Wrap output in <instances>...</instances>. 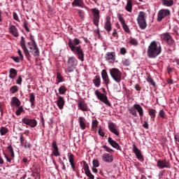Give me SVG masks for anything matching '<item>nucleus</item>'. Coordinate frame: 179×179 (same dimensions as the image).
<instances>
[{"label": "nucleus", "mask_w": 179, "mask_h": 179, "mask_svg": "<svg viewBox=\"0 0 179 179\" xmlns=\"http://www.w3.org/2000/svg\"><path fill=\"white\" fill-rule=\"evenodd\" d=\"M80 40L78 38L74 39H69L68 42V45L73 52L74 55H76L78 59L83 62L85 61V52L80 45Z\"/></svg>", "instance_id": "obj_1"}, {"label": "nucleus", "mask_w": 179, "mask_h": 179, "mask_svg": "<svg viewBox=\"0 0 179 179\" xmlns=\"http://www.w3.org/2000/svg\"><path fill=\"white\" fill-rule=\"evenodd\" d=\"M159 54H162V44L159 41H152L147 49L148 58H157Z\"/></svg>", "instance_id": "obj_2"}, {"label": "nucleus", "mask_w": 179, "mask_h": 179, "mask_svg": "<svg viewBox=\"0 0 179 179\" xmlns=\"http://www.w3.org/2000/svg\"><path fill=\"white\" fill-rule=\"evenodd\" d=\"M78 59L73 56H69L67 57V63H66V69L65 72L68 73H72L75 69H76V66H78Z\"/></svg>", "instance_id": "obj_3"}, {"label": "nucleus", "mask_w": 179, "mask_h": 179, "mask_svg": "<svg viewBox=\"0 0 179 179\" xmlns=\"http://www.w3.org/2000/svg\"><path fill=\"white\" fill-rule=\"evenodd\" d=\"M147 17L148 15L146 14V13L143 11L138 12L136 20L138 24V27H140L141 30H145V29L148 27V23L146 22Z\"/></svg>", "instance_id": "obj_4"}, {"label": "nucleus", "mask_w": 179, "mask_h": 179, "mask_svg": "<svg viewBox=\"0 0 179 179\" xmlns=\"http://www.w3.org/2000/svg\"><path fill=\"white\" fill-rule=\"evenodd\" d=\"M129 114L134 117H138V113L140 118L143 117V108L138 103L134 104L131 108H128ZM138 113H137V112Z\"/></svg>", "instance_id": "obj_5"}, {"label": "nucleus", "mask_w": 179, "mask_h": 179, "mask_svg": "<svg viewBox=\"0 0 179 179\" xmlns=\"http://www.w3.org/2000/svg\"><path fill=\"white\" fill-rule=\"evenodd\" d=\"M110 75L111 78L116 82V83H121L122 80V73L118 69L115 68L110 69Z\"/></svg>", "instance_id": "obj_6"}, {"label": "nucleus", "mask_w": 179, "mask_h": 179, "mask_svg": "<svg viewBox=\"0 0 179 179\" xmlns=\"http://www.w3.org/2000/svg\"><path fill=\"white\" fill-rule=\"evenodd\" d=\"M91 12L92 13V22L93 24L96 27H99L100 23V10L96 8H92Z\"/></svg>", "instance_id": "obj_7"}, {"label": "nucleus", "mask_w": 179, "mask_h": 179, "mask_svg": "<svg viewBox=\"0 0 179 179\" xmlns=\"http://www.w3.org/2000/svg\"><path fill=\"white\" fill-rule=\"evenodd\" d=\"M161 38L165 41L171 47L176 46V41L173 39V37L169 33L162 34L161 36Z\"/></svg>", "instance_id": "obj_8"}, {"label": "nucleus", "mask_w": 179, "mask_h": 179, "mask_svg": "<svg viewBox=\"0 0 179 179\" xmlns=\"http://www.w3.org/2000/svg\"><path fill=\"white\" fill-rule=\"evenodd\" d=\"M27 45L30 50L29 52L32 54L33 57H40V49L37 43L31 44V42H28Z\"/></svg>", "instance_id": "obj_9"}, {"label": "nucleus", "mask_w": 179, "mask_h": 179, "mask_svg": "<svg viewBox=\"0 0 179 179\" xmlns=\"http://www.w3.org/2000/svg\"><path fill=\"white\" fill-rule=\"evenodd\" d=\"M22 122L26 126V128H36L37 127V120L36 119H30L27 117H24L22 119Z\"/></svg>", "instance_id": "obj_10"}, {"label": "nucleus", "mask_w": 179, "mask_h": 179, "mask_svg": "<svg viewBox=\"0 0 179 179\" xmlns=\"http://www.w3.org/2000/svg\"><path fill=\"white\" fill-rule=\"evenodd\" d=\"M171 15V12H170V10L166 8V9H161L157 13V22H162L164 17H167V16H170Z\"/></svg>", "instance_id": "obj_11"}, {"label": "nucleus", "mask_w": 179, "mask_h": 179, "mask_svg": "<svg viewBox=\"0 0 179 179\" xmlns=\"http://www.w3.org/2000/svg\"><path fill=\"white\" fill-rule=\"evenodd\" d=\"M95 95L100 101H102V103H104L106 106H108L109 107L111 106V103L108 101L107 96H105L104 94L99 92V90H95Z\"/></svg>", "instance_id": "obj_12"}, {"label": "nucleus", "mask_w": 179, "mask_h": 179, "mask_svg": "<svg viewBox=\"0 0 179 179\" xmlns=\"http://www.w3.org/2000/svg\"><path fill=\"white\" fill-rule=\"evenodd\" d=\"M116 58L115 52H108L105 55V59L108 64H115Z\"/></svg>", "instance_id": "obj_13"}, {"label": "nucleus", "mask_w": 179, "mask_h": 179, "mask_svg": "<svg viewBox=\"0 0 179 179\" xmlns=\"http://www.w3.org/2000/svg\"><path fill=\"white\" fill-rule=\"evenodd\" d=\"M103 29L106 30V31H107L108 34H110L113 30V24H111V17L110 16H107L106 17Z\"/></svg>", "instance_id": "obj_14"}, {"label": "nucleus", "mask_w": 179, "mask_h": 179, "mask_svg": "<svg viewBox=\"0 0 179 179\" xmlns=\"http://www.w3.org/2000/svg\"><path fill=\"white\" fill-rule=\"evenodd\" d=\"M157 166L160 169H170V162L166 159H159L157 162Z\"/></svg>", "instance_id": "obj_15"}, {"label": "nucleus", "mask_w": 179, "mask_h": 179, "mask_svg": "<svg viewBox=\"0 0 179 179\" xmlns=\"http://www.w3.org/2000/svg\"><path fill=\"white\" fill-rule=\"evenodd\" d=\"M7 149L10 155V158L8 157V155L5 152L3 153L4 157L6 159L7 162L8 163H10L13 159H15V152L13 151V148L12 147V145H10L7 147Z\"/></svg>", "instance_id": "obj_16"}, {"label": "nucleus", "mask_w": 179, "mask_h": 179, "mask_svg": "<svg viewBox=\"0 0 179 179\" xmlns=\"http://www.w3.org/2000/svg\"><path fill=\"white\" fill-rule=\"evenodd\" d=\"M132 151L135 154L136 157L138 159V160L143 162V155H142V152L140 151V150L138 149V147H136L135 143L133 144Z\"/></svg>", "instance_id": "obj_17"}, {"label": "nucleus", "mask_w": 179, "mask_h": 179, "mask_svg": "<svg viewBox=\"0 0 179 179\" xmlns=\"http://www.w3.org/2000/svg\"><path fill=\"white\" fill-rule=\"evenodd\" d=\"M10 104L11 106V108H18V107H20V104H22V102L20 101V99L17 97L13 96L11 98Z\"/></svg>", "instance_id": "obj_18"}, {"label": "nucleus", "mask_w": 179, "mask_h": 179, "mask_svg": "<svg viewBox=\"0 0 179 179\" xmlns=\"http://www.w3.org/2000/svg\"><path fill=\"white\" fill-rule=\"evenodd\" d=\"M52 148L53 150L52 151V153L55 157H58V156H61V153H59V149L58 148V145L57 144L56 141H53L52 142Z\"/></svg>", "instance_id": "obj_19"}, {"label": "nucleus", "mask_w": 179, "mask_h": 179, "mask_svg": "<svg viewBox=\"0 0 179 179\" xmlns=\"http://www.w3.org/2000/svg\"><path fill=\"white\" fill-rule=\"evenodd\" d=\"M102 160L104 163H113L114 157L108 153H105L102 155Z\"/></svg>", "instance_id": "obj_20"}, {"label": "nucleus", "mask_w": 179, "mask_h": 179, "mask_svg": "<svg viewBox=\"0 0 179 179\" xmlns=\"http://www.w3.org/2000/svg\"><path fill=\"white\" fill-rule=\"evenodd\" d=\"M101 77L102 79L106 86H108L110 83V78H108V74L107 73V70L103 69L101 71Z\"/></svg>", "instance_id": "obj_21"}, {"label": "nucleus", "mask_w": 179, "mask_h": 179, "mask_svg": "<svg viewBox=\"0 0 179 179\" xmlns=\"http://www.w3.org/2000/svg\"><path fill=\"white\" fill-rule=\"evenodd\" d=\"M108 142L110 145V146H112V148H114V149H117V150H121V146H120L118 143L113 140L111 137L108 138Z\"/></svg>", "instance_id": "obj_22"}, {"label": "nucleus", "mask_w": 179, "mask_h": 179, "mask_svg": "<svg viewBox=\"0 0 179 179\" xmlns=\"http://www.w3.org/2000/svg\"><path fill=\"white\" fill-rule=\"evenodd\" d=\"M78 108L81 110V111H89V107L85 101H78Z\"/></svg>", "instance_id": "obj_23"}, {"label": "nucleus", "mask_w": 179, "mask_h": 179, "mask_svg": "<svg viewBox=\"0 0 179 179\" xmlns=\"http://www.w3.org/2000/svg\"><path fill=\"white\" fill-rule=\"evenodd\" d=\"M9 31L12 36H14V37H19V31H17L16 26L10 25L9 27Z\"/></svg>", "instance_id": "obj_24"}, {"label": "nucleus", "mask_w": 179, "mask_h": 179, "mask_svg": "<svg viewBox=\"0 0 179 179\" xmlns=\"http://www.w3.org/2000/svg\"><path fill=\"white\" fill-rule=\"evenodd\" d=\"M57 105L59 110H62V108H64V106H65V99L64 97L59 96L57 101Z\"/></svg>", "instance_id": "obj_25"}, {"label": "nucleus", "mask_w": 179, "mask_h": 179, "mask_svg": "<svg viewBox=\"0 0 179 179\" xmlns=\"http://www.w3.org/2000/svg\"><path fill=\"white\" fill-rule=\"evenodd\" d=\"M78 122L80 125V128L81 129L85 130L86 129V120L83 117H78Z\"/></svg>", "instance_id": "obj_26"}, {"label": "nucleus", "mask_w": 179, "mask_h": 179, "mask_svg": "<svg viewBox=\"0 0 179 179\" xmlns=\"http://www.w3.org/2000/svg\"><path fill=\"white\" fill-rule=\"evenodd\" d=\"M92 82L95 87H100V85H101V79L100 78V76H96Z\"/></svg>", "instance_id": "obj_27"}, {"label": "nucleus", "mask_w": 179, "mask_h": 179, "mask_svg": "<svg viewBox=\"0 0 179 179\" xmlns=\"http://www.w3.org/2000/svg\"><path fill=\"white\" fill-rule=\"evenodd\" d=\"M9 73L10 79H16V76H17V71L16 69L13 68L10 69Z\"/></svg>", "instance_id": "obj_28"}, {"label": "nucleus", "mask_w": 179, "mask_h": 179, "mask_svg": "<svg viewBox=\"0 0 179 179\" xmlns=\"http://www.w3.org/2000/svg\"><path fill=\"white\" fill-rule=\"evenodd\" d=\"M164 6H173L174 5V0H161Z\"/></svg>", "instance_id": "obj_29"}, {"label": "nucleus", "mask_w": 179, "mask_h": 179, "mask_svg": "<svg viewBox=\"0 0 179 179\" xmlns=\"http://www.w3.org/2000/svg\"><path fill=\"white\" fill-rule=\"evenodd\" d=\"M72 6H78L79 8H83V0H74L72 2Z\"/></svg>", "instance_id": "obj_30"}, {"label": "nucleus", "mask_w": 179, "mask_h": 179, "mask_svg": "<svg viewBox=\"0 0 179 179\" xmlns=\"http://www.w3.org/2000/svg\"><path fill=\"white\" fill-rule=\"evenodd\" d=\"M29 101L31 103V106L34 108V102L36 101V96H34V93L29 94Z\"/></svg>", "instance_id": "obj_31"}, {"label": "nucleus", "mask_w": 179, "mask_h": 179, "mask_svg": "<svg viewBox=\"0 0 179 179\" xmlns=\"http://www.w3.org/2000/svg\"><path fill=\"white\" fill-rule=\"evenodd\" d=\"M125 10L127 12H132V1L127 0V5L125 6Z\"/></svg>", "instance_id": "obj_32"}, {"label": "nucleus", "mask_w": 179, "mask_h": 179, "mask_svg": "<svg viewBox=\"0 0 179 179\" xmlns=\"http://www.w3.org/2000/svg\"><path fill=\"white\" fill-rule=\"evenodd\" d=\"M8 132H9V130L8 129V128L5 127H1L0 128V135L1 136L6 135Z\"/></svg>", "instance_id": "obj_33"}, {"label": "nucleus", "mask_w": 179, "mask_h": 179, "mask_svg": "<svg viewBox=\"0 0 179 179\" xmlns=\"http://www.w3.org/2000/svg\"><path fill=\"white\" fill-rule=\"evenodd\" d=\"M147 82L151 85V86H153V87H156V82H155V80H153V78H152V77L148 76L146 78Z\"/></svg>", "instance_id": "obj_34"}, {"label": "nucleus", "mask_w": 179, "mask_h": 179, "mask_svg": "<svg viewBox=\"0 0 179 179\" xmlns=\"http://www.w3.org/2000/svg\"><path fill=\"white\" fill-rule=\"evenodd\" d=\"M99 125V121L97 120H92V131H96L97 129V126Z\"/></svg>", "instance_id": "obj_35"}, {"label": "nucleus", "mask_w": 179, "mask_h": 179, "mask_svg": "<svg viewBox=\"0 0 179 179\" xmlns=\"http://www.w3.org/2000/svg\"><path fill=\"white\" fill-rule=\"evenodd\" d=\"M66 93V87L65 85H62L59 88V94H65Z\"/></svg>", "instance_id": "obj_36"}, {"label": "nucleus", "mask_w": 179, "mask_h": 179, "mask_svg": "<svg viewBox=\"0 0 179 179\" xmlns=\"http://www.w3.org/2000/svg\"><path fill=\"white\" fill-rule=\"evenodd\" d=\"M148 115L152 119L156 118V110L155 109H150Z\"/></svg>", "instance_id": "obj_37"}, {"label": "nucleus", "mask_w": 179, "mask_h": 179, "mask_svg": "<svg viewBox=\"0 0 179 179\" xmlns=\"http://www.w3.org/2000/svg\"><path fill=\"white\" fill-rule=\"evenodd\" d=\"M68 157H69V163H73L75 162V156L73 155V154L69 152L67 155Z\"/></svg>", "instance_id": "obj_38"}, {"label": "nucleus", "mask_w": 179, "mask_h": 179, "mask_svg": "<svg viewBox=\"0 0 179 179\" xmlns=\"http://www.w3.org/2000/svg\"><path fill=\"white\" fill-rule=\"evenodd\" d=\"M19 90V87H17V85H14L13 87H11L10 88V93H12L13 94H15V93H16L17 92H18Z\"/></svg>", "instance_id": "obj_39"}, {"label": "nucleus", "mask_w": 179, "mask_h": 179, "mask_svg": "<svg viewBox=\"0 0 179 179\" xmlns=\"http://www.w3.org/2000/svg\"><path fill=\"white\" fill-rule=\"evenodd\" d=\"M117 19H118L119 22H120L122 25L126 24L124 17H122V15H121L120 13L117 14Z\"/></svg>", "instance_id": "obj_40"}, {"label": "nucleus", "mask_w": 179, "mask_h": 179, "mask_svg": "<svg viewBox=\"0 0 179 179\" xmlns=\"http://www.w3.org/2000/svg\"><path fill=\"white\" fill-rule=\"evenodd\" d=\"M23 111H24V109H23V106H19L17 110L15 111V115L19 116L23 113Z\"/></svg>", "instance_id": "obj_41"}, {"label": "nucleus", "mask_w": 179, "mask_h": 179, "mask_svg": "<svg viewBox=\"0 0 179 179\" xmlns=\"http://www.w3.org/2000/svg\"><path fill=\"white\" fill-rule=\"evenodd\" d=\"M57 80H58V83H62L64 82V77L59 73H57Z\"/></svg>", "instance_id": "obj_42"}, {"label": "nucleus", "mask_w": 179, "mask_h": 179, "mask_svg": "<svg viewBox=\"0 0 179 179\" xmlns=\"http://www.w3.org/2000/svg\"><path fill=\"white\" fill-rule=\"evenodd\" d=\"M122 64L124 66H129V65H131V60H129V59H124L122 60Z\"/></svg>", "instance_id": "obj_43"}, {"label": "nucleus", "mask_w": 179, "mask_h": 179, "mask_svg": "<svg viewBox=\"0 0 179 179\" xmlns=\"http://www.w3.org/2000/svg\"><path fill=\"white\" fill-rule=\"evenodd\" d=\"M122 27L123 28L124 31L126 32V33H131V30H129V27H128V25L126 24H123L122 25Z\"/></svg>", "instance_id": "obj_44"}, {"label": "nucleus", "mask_w": 179, "mask_h": 179, "mask_svg": "<svg viewBox=\"0 0 179 179\" xmlns=\"http://www.w3.org/2000/svg\"><path fill=\"white\" fill-rule=\"evenodd\" d=\"M21 145L22 146H24V148H25V149H30V148H31V144L30 143L27 142V141H25V142H24Z\"/></svg>", "instance_id": "obj_45"}, {"label": "nucleus", "mask_w": 179, "mask_h": 179, "mask_svg": "<svg viewBox=\"0 0 179 179\" xmlns=\"http://www.w3.org/2000/svg\"><path fill=\"white\" fill-rule=\"evenodd\" d=\"M129 43V44H131V45H138V40L134 38H131Z\"/></svg>", "instance_id": "obj_46"}, {"label": "nucleus", "mask_w": 179, "mask_h": 179, "mask_svg": "<svg viewBox=\"0 0 179 179\" xmlns=\"http://www.w3.org/2000/svg\"><path fill=\"white\" fill-rule=\"evenodd\" d=\"M83 169H84L85 173H87L88 171H90V169H89V165L87 164V163H86V162H84L83 163Z\"/></svg>", "instance_id": "obj_47"}, {"label": "nucleus", "mask_w": 179, "mask_h": 179, "mask_svg": "<svg viewBox=\"0 0 179 179\" xmlns=\"http://www.w3.org/2000/svg\"><path fill=\"white\" fill-rule=\"evenodd\" d=\"M29 23L27 22V20H24L23 22V27L25 29L26 31L29 32L30 31V29H29Z\"/></svg>", "instance_id": "obj_48"}, {"label": "nucleus", "mask_w": 179, "mask_h": 179, "mask_svg": "<svg viewBox=\"0 0 179 179\" xmlns=\"http://www.w3.org/2000/svg\"><path fill=\"white\" fill-rule=\"evenodd\" d=\"M78 15L81 17V19H85V11L83 10H78Z\"/></svg>", "instance_id": "obj_49"}, {"label": "nucleus", "mask_w": 179, "mask_h": 179, "mask_svg": "<svg viewBox=\"0 0 179 179\" xmlns=\"http://www.w3.org/2000/svg\"><path fill=\"white\" fill-rule=\"evenodd\" d=\"M20 45L22 48H26V41H24V38L23 36L21 37V41H20Z\"/></svg>", "instance_id": "obj_50"}, {"label": "nucleus", "mask_w": 179, "mask_h": 179, "mask_svg": "<svg viewBox=\"0 0 179 179\" xmlns=\"http://www.w3.org/2000/svg\"><path fill=\"white\" fill-rule=\"evenodd\" d=\"M22 50L24 52L25 57H27V58H29L30 52H29V50L27 49V48H22Z\"/></svg>", "instance_id": "obj_51"}, {"label": "nucleus", "mask_w": 179, "mask_h": 179, "mask_svg": "<svg viewBox=\"0 0 179 179\" xmlns=\"http://www.w3.org/2000/svg\"><path fill=\"white\" fill-rule=\"evenodd\" d=\"M85 175L87 177H88L89 179H94V176L92 174V172L90 171H88V172H85Z\"/></svg>", "instance_id": "obj_52"}, {"label": "nucleus", "mask_w": 179, "mask_h": 179, "mask_svg": "<svg viewBox=\"0 0 179 179\" xmlns=\"http://www.w3.org/2000/svg\"><path fill=\"white\" fill-rule=\"evenodd\" d=\"M102 148L105 149L108 153H111V152H114L113 149L108 148L107 145H102Z\"/></svg>", "instance_id": "obj_53"}, {"label": "nucleus", "mask_w": 179, "mask_h": 179, "mask_svg": "<svg viewBox=\"0 0 179 179\" xmlns=\"http://www.w3.org/2000/svg\"><path fill=\"white\" fill-rule=\"evenodd\" d=\"M159 115L161 117V118H166V113L164 110H159Z\"/></svg>", "instance_id": "obj_54"}, {"label": "nucleus", "mask_w": 179, "mask_h": 179, "mask_svg": "<svg viewBox=\"0 0 179 179\" xmlns=\"http://www.w3.org/2000/svg\"><path fill=\"white\" fill-rule=\"evenodd\" d=\"M92 164H93V167H99V166H100V163L97 159H94L92 162Z\"/></svg>", "instance_id": "obj_55"}, {"label": "nucleus", "mask_w": 179, "mask_h": 179, "mask_svg": "<svg viewBox=\"0 0 179 179\" xmlns=\"http://www.w3.org/2000/svg\"><path fill=\"white\" fill-rule=\"evenodd\" d=\"M22 82H23V79L22 78V76H19L17 79L16 80L17 85H22Z\"/></svg>", "instance_id": "obj_56"}, {"label": "nucleus", "mask_w": 179, "mask_h": 179, "mask_svg": "<svg viewBox=\"0 0 179 179\" xmlns=\"http://www.w3.org/2000/svg\"><path fill=\"white\" fill-rule=\"evenodd\" d=\"M110 132H112V134H114V135H116V136H120V131H118V130H117L115 127V129H112V130H110Z\"/></svg>", "instance_id": "obj_57"}, {"label": "nucleus", "mask_w": 179, "mask_h": 179, "mask_svg": "<svg viewBox=\"0 0 179 179\" xmlns=\"http://www.w3.org/2000/svg\"><path fill=\"white\" fill-rule=\"evenodd\" d=\"M110 132H112V134H114V135H116V136H120V131H118V130H117L115 127V129H112V130H110Z\"/></svg>", "instance_id": "obj_58"}, {"label": "nucleus", "mask_w": 179, "mask_h": 179, "mask_svg": "<svg viewBox=\"0 0 179 179\" xmlns=\"http://www.w3.org/2000/svg\"><path fill=\"white\" fill-rule=\"evenodd\" d=\"M13 17L14 20H16V22H20V20H19V16L17 15V13L13 12Z\"/></svg>", "instance_id": "obj_59"}, {"label": "nucleus", "mask_w": 179, "mask_h": 179, "mask_svg": "<svg viewBox=\"0 0 179 179\" xmlns=\"http://www.w3.org/2000/svg\"><path fill=\"white\" fill-rule=\"evenodd\" d=\"M26 141L24 140V138H23V134L20 133V142L21 145H23V143L25 142Z\"/></svg>", "instance_id": "obj_60"}, {"label": "nucleus", "mask_w": 179, "mask_h": 179, "mask_svg": "<svg viewBox=\"0 0 179 179\" xmlns=\"http://www.w3.org/2000/svg\"><path fill=\"white\" fill-rule=\"evenodd\" d=\"M108 128H109V131H111L112 129H115V124L110 122L108 124Z\"/></svg>", "instance_id": "obj_61"}, {"label": "nucleus", "mask_w": 179, "mask_h": 179, "mask_svg": "<svg viewBox=\"0 0 179 179\" xmlns=\"http://www.w3.org/2000/svg\"><path fill=\"white\" fill-rule=\"evenodd\" d=\"M98 134L100 136H101L102 138H104L105 134L103 132V129H101V127H100V128L98 131Z\"/></svg>", "instance_id": "obj_62"}, {"label": "nucleus", "mask_w": 179, "mask_h": 179, "mask_svg": "<svg viewBox=\"0 0 179 179\" xmlns=\"http://www.w3.org/2000/svg\"><path fill=\"white\" fill-rule=\"evenodd\" d=\"M113 37H115L116 38H118V32L115 29H113V34H112Z\"/></svg>", "instance_id": "obj_63"}, {"label": "nucleus", "mask_w": 179, "mask_h": 179, "mask_svg": "<svg viewBox=\"0 0 179 179\" xmlns=\"http://www.w3.org/2000/svg\"><path fill=\"white\" fill-rule=\"evenodd\" d=\"M126 52H127V49H125V48H120V54H122V55H125Z\"/></svg>", "instance_id": "obj_64"}]
</instances>
